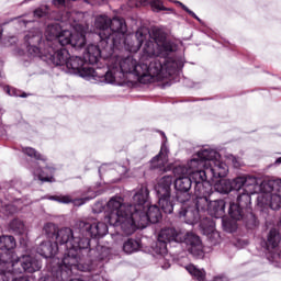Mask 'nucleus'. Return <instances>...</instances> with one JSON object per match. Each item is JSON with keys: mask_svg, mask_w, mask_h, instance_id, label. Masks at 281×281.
I'll use <instances>...</instances> for the list:
<instances>
[{"mask_svg": "<svg viewBox=\"0 0 281 281\" xmlns=\"http://www.w3.org/2000/svg\"><path fill=\"white\" fill-rule=\"evenodd\" d=\"M212 183L210 182H198L194 186V196L202 198V196H212L213 194Z\"/></svg>", "mask_w": 281, "mask_h": 281, "instance_id": "obj_27", "label": "nucleus"}, {"mask_svg": "<svg viewBox=\"0 0 281 281\" xmlns=\"http://www.w3.org/2000/svg\"><path fill=\"white\" fill-rule=\"evenodd\" d=\"M47 12H49L47 7H40L34 10L33 14L36 19H43V16H47Z\"/></svg>", "mask_w": 281, "mask_h": 281, "instance_id": "obj_45", "label": "nucleus"}, {"mask_svg": "<svg viewBox=\"0 0 281 281\" xmlns=\"http://www.w3.org/2000/svg\"><path fill=\"white\" fill-rule=\"evenodd\" d=\"M207 162L206 158L200 157L199 151L194 158H192L188 164L187 168L189 173L195 172L196 170H202L205 168V164Z\"/></svg>", "mask_w": 281, "mask_h": 281, "instance_id": "obj_29", "label": "nucleus"}, {"mask_svg": "<svg viewBox=\"0 0 281 281\" xmlns=\"http://www.w3.org/2000/svg\"><path fill=\"white\" fill-rule=\"evenodd\" d=\"M256 186H258V180L256 179V177L244 176V189H243L244 192L254 194V192H256Z\"/></svg>", "mask_w": 281, "mask_h": 281, "instance_id": "obj_34", "label": "nucleus"}, {"mask_svg": "<svg viewBox=\"0 0 281 281\" xmlns=\"http://www.w3.org/2000/svg\"><path fill=\"white\" fill-rule=\"evenodd\" d=\"M91 281H109V280L104 279V277H102L100 274H94L92 277Z\"/></svg>", "mask_w": 281, "mask_h": 281, "instance_id": "obj_55", "label": "nucleus"}, {"mask_svg": "<svg viewBox=\"0 0 281 281\" xmlns=\"http://www.w3.org/2000/svg\"><path fill=\"white\" fill-rule=\"evenodd\" d=\"M168 243H183V232L172 227L162 228L159 232L156 249L160 256L168 252Z\"/></svg>", "mask_w": 281, "mask_h": 281, "instance_id": "obj_12", "label": "nucleus"}, {"mask_svg": "<svg viewBox=\"0 0 281 281\" xmlns=\"http://www.w3.org/2000/svg\"><path fill=\"white\" fill-rule=\"evenodd\" d=\"M4 91L8 95H13L14 98H27V94L21 93L19 90L11 88L10 86H5Z\"/></svg>", "mask_w": 281, "mask_h": 281, "instance_id": "obj_44", "label": "nucleus"}, {"mask_svg": "<svg viewBox=\"0 0 281 281\" xmlns=\"http://www.w3.org/2000/svg\"><path fill=\"white\" fill-rule=\"evenodd\" d=\"M75 32L64 30L58 23L48 24L45 31V40L40 29L29 31L24 36V43L29 56L41 58L44 63L60 65L65 63L69 50L65 45H70L74 49H82L87 44V29L82 24L72 25Z\"/></svg>", "mask_w": 281, "mask_h": 281, "instance_id": "obj_1", "label": "nucleus"}, {"mask_svg": "<svg viewBox=\"0 0 281 281\" xmlns=\"http://www.w3.org/2000/svg\"><path fill=\"white\" fill-rule=\"evenodd\" d=\"M162 269H170V262H166L165 265H162Z\"/></svg>", "mask_w": 281, "mask_h": 281, "instance_id": "obj_58", "label": "nucleus"}, {"mask_svg": "<svg viewBox=\"0 0 281 281\" xmlns=\"http://www.w3.org/2000/svg\"><path fill=\"white\" fill-rule=\"evenodd\" d=\"M20 23H23V25H27V23H32V21H27V20L21 19Z\"/></svg>", "mask_w": 281, "mask_h": 281, "instance_id": "obj_57", "label": "nucleus"}, {"mask_svg": "<svg viewBox=\"0 0 281 281\" xmlns=\"http://www.w3.org/2000/svg\"><path fill=\"white\" fill-rule=\"evenodd\" d=\"M168 164V149L161 147L159 154L155 156L150 161V168L153 170H164Z\"/></svg>", "mask_w": 281, "mask_h": 281, "instance_id": "obj_21", "label": "nucleus"}, {"mask_svg": "<svg viewBox=\"0 0 281 281\" xmlns=\"http://www.w3.org/2000/svg\"><path fill=\"white\" fill-rule=\"evenodd\" d=\"M233 191L240 193L245 190V177L240 176L231 180Z\"/></svg>", "mask_w": 281, "mask_h": 281, "instance_id": "obj_39", "label": "nucleus"}, {"mask_svg": "<svg viewBox=\"0 0 281 281\" xmlns=\"http://www.w3.org/2000/svg\"><path fill=\"white\" fill-rule=\"evenodd\" d=\"M195 186L198 183H207L210 182V173H207V168L204 167L203 169H196V171H192L189 173Z\"/></svg>", "mask_w": 281, "mask_h": 281, "instance_id": "obj_30", "label": "nucleus"}, {"mask_svg": "<svg viewBox=\"0 0 281 281\" xmlns=\"http://www.w3.org/2000/svg\"><path fill=\"white\" fill-rule=\"evenodd\" d=\"M37 254L43 258L50 260V267H58L63 265V259L55 258L56 254H58V244L52 243L50 240L42 241L37 247Z\"/></svg>", "mask_w": 281, "mask_h": 281, "instance_id": "obj_15", "label": "nucleus"}, {"mask_svg": "<svg viewBox=\"0 0 281 281\" xmlns=\"http://www.w3.org/2000/svg\"><path fill=\"white\" fill-rule=\"evenodd\" d=\"M222 225L224 227V231L228 232V234L236 232V224H233L231 221L223 220Z\"/></svg>", "mask_w": 281, "mask_h": 281, "instance_id": "obj_46", "label": "nucleus"}, {"mask_svg": "<svg viewBox=\"0 0 281 281\" xmlns=\"http://www.w3.org/2000/svg\"><path fill=\"white\" fill-rule=\"evenodd\" d=\"M22 151L24 153V155H27V157L36 159V161H47V158L45 156L41 155V153L36 151V149L32 147H24Z\"/></svg>", "mask_w": 281, "mask_h": 281, "instance_id": "obj_37", "label": "nucleus"}, {"mask_svg": "<svg viewBox=\"0 0 281 281\" xmlns=\"http://www.w3.org/2000/svg\"><path fill=\"white\" fill-rule=\"evenodd\" d=\"M11 281H30V279L26 276H19L11 278Z\"/></svg>", "mask_w": 281, "mask_h": 281, "instance_id": "obj_54", "label": "nucleus"}, {"mask_svg": "<svg viewBox=\"0 0 281 281\" xmlns=\"http://www.w3.org/2000/svg\"><path fill=\"white\" fill-rule=\"evenodd\" d=\"M276 164H281V157L276 160Z\"/></svg>", "mask_w": 281, "mask_h": 281, "instance_id": "obj_60", "label": "nucleus"}, {"mask_svg": "<svg viewBox=\"0 0 281 281\" xmlns=\"http://www.w3.org/2000/svg\"><path fill=\"white\" fill-rule=\"evenodd\" d=\"M187 271L195 278L198 281H205V270L196 268L194 265H189L186 267Z\"/></svg>", "mask_w": 281, "mask_h": 281, "instance_id": "obj_35", "label": "nucleus"}, {"mask_svg": "<svg viewBox=\"0 0 281 281\" xmlns=\"http://www.w3.org/2000/svg\"><path fill=\"white\" fill-rule=\"evenodd\" d=\"M142 249V240L128 238L123 244V251L125 254H135Z\"/></svg>", "mask_w": 281, "mask_h": 281, "instance_id": "obj_31", "label": "nucleus"}, {"mask_svg": "<svg viewBox=\"0 0 281 281\" xmlns=\"http://www.w3.org/2000/svg\"><path fill=\"white\" fill-rule=\"evenodd\" d=\"M54 65L56 67H63L65 65L68 70V74H74L75 76L85 78V80H91V78H95L98 76L95 69L89 66V63H87L86 59H82V57L79 56L71 57L69 53L61 64Z\"/></svg>", "mask_w": 281, "mask_h": 281, "instance_id": "obj_9", "label": "nucleus"}, {"mask_svg": "<svg viewBox=\"0 0 281 281\" xmlns=\"http://www.w3.org/2000/svg\"><path fill=\"white\" fill-rule=\"evenodd\" d=\"M10 280H12V273L0 272V281H10Z\"/></svg>", "mask_w": 281, "mask_h": 281, "instance_id": "obj_52", "label": "nucleus"}, {"mask_svg": "<svg viewBox=\"0 0 281 281\" xmlns=\"http://www.w3.org/2000/svg\"><path fill=\"white\" fill-rule=\"evenodd\" d=\"M142 45H144L143 55L140 56L142 63L159 56L161 52H175V46L166 38L161 29H154L151 35L148 31V36L142 42Z\"/></svg>", "mask_w": 281, "mask_h": 281, "instance_id": "obj_6", "label": "nucleus"}, {"mask_svg": "<svg viewBox=\"0 0 281 281\" xmlns=\"http://www.w3.org/2000/svg\"><path fill=\"white\" fill-rule=\"evenodd\" d=\"M228 214L234 221H245L247 216H254L247 209L234 202L229 205Z\"/></svg>", "mask_w": 281, "mask_h": 281, "instance_id": "obj_23", "label": "nucleus"}, {"mask_svg": "<svg viewBox=\"0 0 281 281\" xmlns=\"http://www.w3.org/2000/svg\"><path fill=\"white\" fill-rule=\"evenodd\" d=\"M43 229L48 238H55V239H56V235L58 234V231H59L58 226H56V224H54V223L45 224Z\"/></svg>", "mask_w": 281, "mask_h": 281, "instance_id": "obj_40", "label": "nucleus"}, {"mask_svg": "<svg viewBox=\"0 0 281 281\" xmlns=\"http://www.w3.org/2000/svg\"><path fill=\"white\" fill-rule=\"evenodd\" d=\"M92 212L94 214H102V212H104V204L102 202H97L92 207Z\"/></svg>", "mask_w": 281, "mask_h": 281, "instance_id": "obj_48", "label": "nucleus"}, {"mask_svg": "<svg viewBox=\"0 0 281 281\" xmlns=\"http://www.w3.org/2000/svg\"><path fill=\"white\" fill-rule=\"evenodd\" d=\"M109 234V226L91 218L79 221L75 224V233L70 227L60 228L55 238L57 245H65L66 252L63 257V265L78 267L79 271L91 269V255L95 250L89 248L91 238H100Z\"/></svg>", "mask_w": 281, "mask_h": 281, "instance_id": "obj_2", "label": "nucleus"}, {"mask_svg": "<svg viewBox=\"0 0 281 281\" xmlns=\"http://www.w3.org/2000/svg\"><path fill=\"white\" fill-rule=\"evenodd\" d=\"M281 243V234L278 232V229L272 228L267 238L266 247L268 251H271V249H278L280 247Z\"/></svg>", "mask_w": 281, "mask_h": 281, "instance_id": "obj_25", "label": "nucleus"}, {"mask_svg": "<svg viewBox=\"0 0 281 281\" xmlns=\"http://www.w3.org/2000/svg\"><path fill=\"white\" fill-rule=\"evenodd\" d=\"M9 229L13 234H16L18 236H22V234L25 233V223L19 218H13L9 223Z\"/></svg>", "mask_w": 281, "mask_h": 281, "instance_id": "obj_33", "label": "nucleus"}, {"mask_svg": "<svg viewBox=\"0 0 281 281\" xmlns=\"http://www.w3.org/2000/svg\"><path fill=\"white\" fill-rule=\"evenodd\" d=\"M3 210H4L5 214H15L16 206H14V204H5L3 206Z\"/></svg>", "mask_w": 281, "mask_h": 281, "instance_id": "obj_49", "label": "nucleus"}, {"mask_svg": "<svg viewBox=\"0 0 281 281\" xmlns=\"http://www.w3.org/2000/svg\"><path fill=\"white\" fill-rule=\"evenodd\" d=\"M202 214L194 206L182 205L179 211V218H183L187 225H196L201 221Z\"/></svg>", "mask_w": 281, "mask_h": 281, "instance_id": "obj_18", "label": "nucleus"}, {"mask_svg": "<svg viewBox=\"0 0 281 281\" xmlns=\"http://www.w3.org/2000/svg\"><path fill=\"white\" fill-rule=\"evenodd\" d=\"M172 181V176H164L159 179L155 187V191L158 196V205L162 212H165V214H172L175 211V203L172 202V196L170 195Z\"/></svg>", "mask_w": 281, "mask_h": 281, "instance_id": "obj_10", "label": "nucleus"}, {"mask_svg": "<svg viewBox=\"0 0 281 281\" xmlns=\"http://www.w3.org/2000/svg\"><path fill=\"white\" fill-rule=\"evenodd\" d=\"M175 189L177 191V202L182 204L188 203L190 201V190H192V178L188 176L176 178Z\"/></svg>", "mask_w": 281, "mask_h": 281, "instance_id": "obj_14", "label": "nucleus"}, {"mask_svg": "<svg viewBox=\"0 0 281 281\" xmlns=\"http://www.w3.org/2000/svg\"><path fill=\"white\" fill-rule=\"evenodd\" d=\"M217 190L221 194H229V192H234L232 187V180H222L217 184Z\"/></svg>", "mask_w": 281, "mask_h": 281, "instance_id": "obj_41", "label": "nucleus"}, {"mask_svg": "<svg viewBox=\"0 0 281 281\" xmlns=\"http://www.w3.org/2000/svg\"><path fill=\"white\" fill-rule=\"evenodd\" d=\"M8 259H3L0 263V267H7V273H11V278H15L14 276L19 273H34L40 271L43 267L41 261L32 256H24L22 259H19L15 254H7Z\"/></svg>", "mask_w": 281, "mask_h": 281, "instance_id": "obj_7", "label": "nucleus"}, {"mask_svg": "<svg viewBox=\"0 0 281 281\" xmlns=\"http://www.w3.org/2000/svg\"><path fill=\"white\" fill-rule=\"evenodd\" d=\"M229 159H231L234 168H240V161H238V158H236V156L231 155Z\"/></svg>", "mask_w": 281, "mask_h": 281, "instance_id": "obj_53", "label": "nucleus"}, {"mask_svg": "<svg viewBox=\"0 0 281 281\" xmlns=\"http://www.w3.org/2000/svg\"><path fill=\"white\" fill-rule=\"evenodd\" d=\"M199 156L202 157V159H206V162H204V168H206V172L209 173V179L211 181L227 177L229 168L227 167V164L218 159L221 155L216 150L204 148L199 151Z\"/></svg>", "mask_w": 281, "mask_h": 281, "instance_id": "obj_8", "label": "nucleus"}, {"mask_svg": "<svg viewBox=\"0 0 281 281\" xmlns=\"http://www.w3.org/2000/svg\"><path fill=\"white\" fill-rule=\"evenodd\" d=\"M3 67V61L0 60V69ZM0 78H3V75L0 72Z\"/></svg>", "mask_w": 281, "mask_h": 281, "instance_id": "obj_59", "label": "nucleus"}, {"mask_svg": "<svg viewBox=\"0 0 281 281\" xmlns=\"http://www.w3.org/2000/svg\"><path fill=\"white\" fill-rule=\"evenodd\" d=\"M109 70L103 76L104 81L108 85H113L117 80H124L126 74H132L142 82V67L143 61L139 58V63L133 56L122 57V56H112L109 59L108 64Z\"/></svg>", "mask_w": 281, "mask_h": 281, "instance_id": "obj_5", "label": "nucleus"}, {"mask_svg": "<svg viewBox=\"0 0 281 281\" xmlns=\"http://www.w3.org/2000/svg\"><path fill=\"white\" fill-rule=\"evenodd\" d=\"M207 214L213 218H223L225 216V200L210 201Z\"/></svg>", "mask_w": 281, "mask_h": 281, "instance_id": "obj_22", "label": "nucleus"}, {"mask_svg": "<svg viewBox=\"0 0 281 281\" xmlns=\"http://www.w3.org/2000/svg\"><path fill=\"white\" fill-rule=\"evenodd\" d=\"M182 243L187 245V249L189 254H191V256H193L194 258H203V243L201 241V237H199L196 234H183Z\"/></svg>", "mask_w": 281, "mask_h": 281, "instance_id": "obj_16", "label": "nucleus"}, {"mask_svg": "<svg viewBox=\"0 0 281 281\" xmlns=\"http://www.w3.org/2000/svg\"><path fill=\"white\" fill-rule=\"evenodd\" d=\"M94 25L99 30L97 36L100 38V45L108 52L115 49H125L132 54H137L142 47V43L148 38V29L140 27L136 31L135 42L131 41V35H126V21L120 18L112 20L106 15H99L95 18Z\"/></svg>", "mask_w": 281, "mask_h": 281, "instance_id": "obj_3", "label": "nucleus"}, {"mask_svg": "<svg viewBox=\"0 0 281 281\" xmlns=\"http://www.w3.org/2000/svg\"><path fill=\"white\" fill-rule=\"evenodd\" d=\"M200 227L203 229V232L210 234V232H214V221H212L210 217H203V215H201Z\"/></svg>", "mask_w": 281, "mask_h": 281, "instance_id": "obj_38", "label": "nucleus"}, {"mask_svg": "<svg viewBox=\"0 0 281 281\" xmlns=\"http://www.w3.org/2000/svg\"><path fill=\"white\" fill-rule=\"evenodd\" d=\"M16 247V239L12 235H0V251H4L3 255L8 260V254H14L12 249Z\"/></svg>", "mask_w": 281, "mask_h": 281, "instance_id": "obj_20", "label": "nucleus"}, {"mask_svg": "<svg viewBox=\"0 0 281 281\" xmlns=\"http://www.w3.org/2000/svg\"><path fill=\"white\" fill-rule=\"evenodd\" d=\"M97 251H98L97 259L100 262H109V260H111V249H109L108 247L99 246L97 248Z\"/></svg>", "mask_w": 281, "mask_h": 281, "instance_id": "obj_36", "label": "nucleus"}, {"mask_svg": "<svg viewBox=\"0 0 281 281\" xmlns=\"http://www.w3.org/2000/svg\"><path fill=\"white\" fill-rule=\"evenodd\" d=\"M98 196V193L93 192L90 196L87 198H82L77 200L79 205H85V203H87V201H91V199H95Z\"/></svg>", "mask_w": 281, "mask_h": 281, "instance_id": "obj_50", "label": "nucleus"}, {"mask_svg": "<svg viewBox=\"0 0 281 281\" xmlns=\"http://www.w3.org/2000/svg\"><path fill=\"white\" fill-rule=\"evenodd\" d=\"M54 172H56V169L49 166H46L43 169L33 170V173L40 179V181L49 183L54 181Z\"/></svg>", "mask_w": 281, "mask_h": 281, "instance_id": "obj_24", "label": "nucleus"}, {"mask_svg": "<svg viewBox=\"0 0 281 281\" xmlns=\"http://www.w3.org/2000/svg\"><path fill=\"white\" fill-rule=\"evenodd\" d=\"M109 168V166L106 165H103L99 168V175L100 177H102V172H106V169Z\"/></svg>", "mask_w": 281, "mask_h": 281, "instance_id": "obj_56", "label": "nucleus"}, {"mask_svg": "<svg viewBox=\"0 0 281 281\" xmlns=\"http://www.w3.org/2000/svg\"><path fill=\"white\" fill-rule=\"evenodd\" d=\"M146 199H148V187L146 184H142L136 193L132 198V204H124V200L122 198H112L105 207L104 221L100 222L109 223L114 227H121L122 232L126 234V236H131V234H135V220L134 216H137L139 210H144V204L146 203Z\"/></svg>", "mask_w": 281, "mask_h": 281, "instance_id": "obj_4", "label": "nucleus"}, {"mask_svg": "<svg viewBox=\"0 0 281 281\" xmlns=\"http://www.w3.org/2000/svg\"><path fill=\"white\" fill-rule=\"evenodd\" d=\"M233 203L251 212V193L243 190V192L237 193V200Z\"/></svg>", "mask_w": 281, "mask_h": 281, "instance_id": "obj_28", "label": "nucleus"}, {"mask_svg": "<svg viewBox=\"0 0 281 281\" xmlns=\"http://www.w3.org/2000/svg\"><path fill=\"white\" fill-rule=\"evenodd\" d=\"M162 70L164 65H161L159 60L155 59V57L143 61L140 82L143 85H148V82H153V78H157V76H159Z\"/></svg>", "mask_w": 281, "mask_h": 281, "instance_id": "obj_13", "label": "nucleus"}, {"mask_svg": "<svg viewBox=\"0 0 281 281\" xmlns=\"http://www.w3.org/2000/svg\"><path fill=\"white\" fill-rule=\"evenodd\" d=\"M1 36H3V32L0 31V38H1Z\"/></svg>", "mask_w": 281, "mask_h": 281, "instance_id": "obj_61", "label": "nucleus"}, {"mask_svg": "<svg viewBox=\"0 0 281 281\" xmlns=\"http://www.w3.org/2000/svg\"><path fill=\"white\" fill-rule=\"evenodd\" d=\"M69 3V0H53V4L56 8H65Z\"/></svg>", "mask_w": 281, "mask_h": 281, "instance_id": "obj_51", "label": "nucleus"}, {"mask_svg": "<svg viewBox=\"0 0 281 281\" xmlns=\"http://www.w3.org/2000/svg\"><path fill=\"white\" fill-rule=\"evenodd\" d=\"M148 0H132V8H139V5H146ZM150 5L154 12H161V10H168L164 7V0H150Z\"/></svg>", "mask_w": 281, "mask_h": 281, "instance_id": "obj_26", "label": "nucleus"}, {"mask_svg": "<svg viewBox=\"0 0 281 281\" xmlns=\"http://www.w3.org/2000/svg\"><path fill=\"white\" fill-rule=\"evenodd\" d=\"M49 201H56L57 203L69 204L74 202V199L70 195H50L48 196Z\"/></svg>", "mask_w": 281, "mask_h": 281, "instance_id": "obj_42", "label": "nucleus"}, {"mask_svg": "<svg viewBox=\"0 0 281 281\" xmlns=\"http://www.w3.org/2000/svg\"><path fill=\"white\" fill-rule=\"evenodd\" d=\"M258 202L263 205H269L271 210H280L281 207V191L263 193L258 198Z\"/></svg>", "mask_w": 281, "mask_h": 281, "instance_id": "obj_19", "label": "nucleus"}, {"mask_svg": "<svg viewBox=\"0 0 281 281\" xmlns=\"http://www.w3.org/2000/svg\"><path fill=\"white\" fill-rule=\"evenodd\" d=\"M176 3H178V5H180L182 8V10H184V12H188V14H190V16H192L196 21H201V19L199 16H196L192 10H190L188 7H186V4H183L179 1H176Z\"/></svg>", "mask_w": 281, "mask_h": 281, "instance_id": "obj_47", "label": "nucleus"}, {"mask_svg": "<svg viewBox=\"0 0 281 281\" xmlns=\"http://www.w3.org/2000/svg\"><path fill=\"white\" fill-rule=\"evenodd\" d=\"M173 175L179 179V177H187L186 175H190V170L186 165H179L173 168Z\"/></svg>", "mask_w": 281, "mask_h": 281, "instance_id": "obj_43", "label": "nucleus"}, {"mask_svg": "<svg viewBox=\"0 0 281 281\" xmlns=\"http://www.w3.org/2000/svg\"><path fill=\"white\" fill-rule=\"evenodd\" d=\"M148 196L149 193L147 194L146 203L143 205V209L134 216L135 232H137V229H146L149 223H159L161 218V210L155 204L150 205Z\"/></svg>", "mask_w": 281, "mask_h": 281, "instance_id": "obj_11", "label": "nucleus"}, {"mask_svg": "<svg viewBox=\"0 0 281 281\" xmlns=\"http://www.w3.org/2000/svg\"><path fill=\"white\" fill-rule=\"evenodd\" d=\"M104 52H106L109 56L113 54V50H108L106 48H104V46L100 44V42L98 45L90 44L88 45V47L86 48V52L83 53V58L86 63H89V65H98Z\"/></svg>", "mask_w": 281, "mask_h": 281, "instance_id": "obj_17", "label": "nucleus"}, {"mask_svg": "<svg viewBox=\"0 0 281 281\" xmlns=\"http://www.w3.org/2000/svg\"><path fill=\"white\" fill-rule=\"evenodd\" d=\"M200 214H205L210 207V196L195 198L194 206Z\"/></svg>", "mask_w": 281, "mask_h": 281, "instance_id": "obj_32", "label": "nucleus"}]
</instances>
